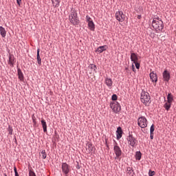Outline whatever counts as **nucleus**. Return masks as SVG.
<instances>
[{"label":"nucleus","instance_id":"20e7f679","mask_svg":"<svg viewBox=\"0 0 176 176\" xmlns=\"http://www.w3.org/2000/svg\"><path fill=\"white\" fill-rule=\"evenodd\" d=\"M138 124L141 129H145L148 127V120L144 116H141L138 119Z\"/></svg>","mask_w":176,"mask_h":176},{"label":"nucleus","instance_id":"72a5a7b5","mask_svg":"<svg viewBox=\"0 0 176 176\" xmlns=\"http://www.w3.org/2000/svg\"><path fill=\"white\" fill-rule=\"evenodd\" d=\"M148 175H149V176H153V175H155V171H152L151 170H150L148 171Z\"/></svg>","mask_w":176,"mask_h":176},{"label":"nucleus","instance_id":"f257e3e1","mask_svg":"<svg viewBox=\"0 0 176 176\" xmlns=\"http://www.w3.org/2000/svg\"><path fill=\"white\" fill-rule=\"evenodd\" d=\"M152 26L157 32H160L163 30V21L160 18H154L152 22Z\"/></svg>","mask_w":176,"mask_h":176},{"label":"nucleus","instance_id":"aec40b11","mask_svg":"<svg viewBox=\"0 0 176 176\" xmlns=\"http://www.w3.org/2000/svg\"><path fill=\"white\" fill-rule=\"evenodd\" d=\"M173 101H174V96L171 94H168L167 95V101L168 102H170V104H173Z\"/></svg>","mask_w":176,"mask_h":176},{"label":"nucleus","instance_id":"79ce46f5","mask_svg":"<svg viewBox=\"0 0 176 176\" xmlns=\"http://www.w3.org/2000/svg\"><path fill=\"white\" fill-rule=\"evenodd\" d=\"M33 122H34V124H35L36 122H35V120H34V119H33Z\"/></svg>","mask_w":176,"mask_h":176},{"label":"nucleus","instance_id":"9b49d317","mask_svg":"<svg viewBox=\"0 0 176 176\" xmlns=\"http://www.w3.org/2000/svg\"><path fill=\"white\" fill-rule=\"evenodd\" d=\"M104 83L105 85H107L109 89H111L112 85H113V82L112 81V79L109 78H105Z\"/></svg>","mask_w":176,"mask_h":176},{"label":"nucleus","instance_id":"c756f323","mask_svg":"<svg viewBox=\"0 0 176 176\" xmlns=\"http://www.w3.org/2000/svg\"><path fill=\"white\" fill-rule=\"evenodd\" d=\"M29 176H36V175H35V172H34V170H30Z\"/></svg>","mask_w":176,"mask_h":176},{"label":"nucleus","instance_id":"412c9836","mask_svg":"<svg viewBox=\"0 0 176 176\" xmlns=\"http://www.w3.org/2000/svg\"><path fill=\"white\" fill-rule=\"evenodd\" d=\"M0 34L2 38H5V36H6V30H5L2 26H0Z\"/></svg>","mask_w":176,"mask_h":176},{"label":"nucleus","instance_id":"5701e85b","mask_svg":"<svg viewBox=\"0 0 176 176\" xmlns=\"http://www.w3.org/2000/svg\"><path fill=\"white\" fill-rule=\"evenodd\" d=\"M87 149L89 152L91 153V152H94V147L93 146V144L91 143H88L87 144Z\"/></svg>","mask_w":176,"mask_h":176},{"label":"nucleus","instance_id":"9d476101","mask_svg":"<svg viewBox=\"0 0 176 176\" xmlns=\"http://www.w3.org/2000/svg\"><path fill=\"white\" fill-rule=\"evenodd\" d=\"M163 79L166 82H168L170 80V72L168 71L165 70L162 74Z\"/></svg>","mask_w":176,"mask_h":176},{"label":"nucleus","instance_id":"39448f33","mask_svg":"<svg viewBox=\"0 0 176 176\" xmlns=\"http://www.w3.org/2000/svg\"><path fill=\"white\" fill-rule=\"evenodd\" d=\"M127 141L128 144L133 148H134L137 145V139H135V138H134L133 135H129L127 137Z\"/></svg>","mask_w":176,"mask_h":176},{"label":"nucleus","instance_id":"58836bf2","mask_svg":"<svg viewBox=\"0 0 176 176\" xmlns=\"http://www.w3.org/2000/svg\"><path fill=\"white\" fill-rule=\"evenodd\" d=\"M132 70L133 71V72H135V67L133 65H132Z\"/></svg>","mask_w":176,"mask_h":176},{"label":"nucleus","instance_id":"7c9ffc66","mask_svg":"<svg viewBox=\"0 0 176 176\" xmlns=\"http://www.w3.org/2000/svg\"><path fill=\"white\" fill-rule=\"evenodd\" d=\"M111 100L113 101H116V100H118V96L116 94H113L111 97Z\"/></svg>","mask_w":176,"mask_h":176},{"label":"nucleus","instance_id":"4be33fe9","mask_svg":"<svg viewBox=\"0 0 176 176\" xmlns=\"http://www.w3.org/2000/svg\"><path fill=\"white\" fill-rule=\"evenodd\" d=\"M88 28H89V30L91 31H94L96 26H95L94 22H93V21L88 23Z\"/></svg>","mask_w":176,"mask_h":176},{"label":"nucleus","instance_id":"b1692460","mask_svg":"<svg viewBox=\"0 0 176 176\" xmlns=\"http://www.w3.org/2000/svg\"><path fill=\"white\" fill-rule=\"evenodd\" d=\"M171 104L172 103L170 102H166V103L164 104V108H165L166 111H170V109L171 108Z\"/></svg>","mask_w":176,"mask_h":176},{"label":"nucleus","instance_id":"a878e982","mask_svg":"<svg viewBox=\"0 0 176 176\" xmlns=\"http://www.w3.org/2000/svg\"><path fill=\"white\" fill-rule=\"evenodd\" d=\"M136 160H141V152L138 151L135 154Z\"/></svg>","mask_w":176,"mask_h":176},{"label":"nucleus","instance_id":"393cba45","mask_svg":"<svg viewBox=\"0 0 176 176\" xmlns=\"http://www.w3.org/2000/svg\"><path fill=\"white\" fill-rule=\"evenodd\" d=\"M89 68H90L93 72H97V66L96 65L91 64L89 66Z\"/></svg>","mask_w":176,"mask_h":176},{"label":"nucleus","instance_id":"dca6fc26","mask_svg":"<svg viewBox=\"0 0 176 176\" xmlns=\"http://www.w3.org/2000/svg\"><path fill=\"white\" fill-rule=\"evenodd\" d=\"M40 50H37V55H36V60L38 65H42V59L41 58V55L39 54Z\"/></svg>","mask_w":176,"mask_h":176},{"label":"nucleus","instance_id":"f704fd0d","mask_svg":"<svg viewBox=\"0 0 176 176\" xmlns=\"http://www.w3.org/2000/svg\"><path fill=\"white\" fill-rule=\"evenodd\" d=\"M135 67L137 68V69H140V63H138V62L134 63Z\"/></svg>","mask_w":176,"mask_h":176},{"label":"nucleus","instance_id":"6ab92c4d","mask_svg":"<svg viewBox=\"0 0 176 176\" xmlns=\"http://www.w3.org/2000/svg\"><path fill=\"white\" fill-rule=\"evenodd\" d=\"M17 72H18L19 79L20 80H24V75L23 74V72H21V69H18Z\"/></svg>","mask_w":176,"mask_h":176},{"label":"nucleus","instance_id":"423d86ee","mask_svg":"<svg viewBox=\"0 0 176 176\" xmlns=\"http://www.w3.org/2000/svg\"><path fill=\"white\" fill-rule=\"evenodd\" d=\"M110 108H111L113 112L118 113L120 111V104L118 102H111Z\"/></svg>","mask_w":176,"mask_h":176},{"label":"nucleus","instance_id":"473e14b6","mask_svg":"<svg viewBox=\"0 0 176 176\" xmlns=\"http://www.w3.org/2000/svg\"><path fill=\"white\" fill-rule=\"evenodd\" d=\"M86 20H87V23H89V22L93 21L91 20V18H90V17L89 16V15H87V16H86Z\"/></svg>","mask_w":176,"mask_h":176},{"label":"nucleus","instance_id":"ddd939ff","mask_svg":"<svg viewBox=\"0 0 176 176\" xmlns=\"http://www.w3.org/2000/svg\"><path fill=\"white\" fill-rule=\"evenodd\" d=\"M116 133H117V140H120V138H122V134H123V131H122V128L120 126H119L117 129Z\"/></svg>","mask_w":176,"mask_h":176},{"label":"nucleus","instance_id":"cd10ccee","mask_svg":"<svg viewBox=\"0 0 176 176\" xmlns=\"http://www.w3.org/2000/svg\"><path fill=\"white\" fill-rule=\"evenodd\" d=\"M41 155H42L43 159H45L46 157L47 156V155L46 154V151H41Z\"/></svg>","mask_w":176,"mask_h":176},{"label":"nucleus","instance_id":"ea45409f","mask_svg":"<svg viewBox=\"0 0 176 176\" xmlns=\"http://www.w3.org/2000/svg\"><path fill=\"white\" fill-rule=\"evenodd\" d=\"M21 2V0H16V3L20 6V3Z\"/></svg>","mask_w":176,"mask_h":176},{"label":"nucleus","instance_id":"e433bc0d","mask_svg":"<svg viewBox=\"0 0 176 176\" xmlns=\"http://www.w3.org/2000/svg\"><path fill=\"white\" fill-rule=\"evenodd\" d=\"M9 134H10V135H12V133H13V129H12L11 127H9Z\"/></svg>","mask_w":176,"mask_h":176},{"label":"nucleus","instance_id":"a211bd4d","mask_svg":"<svg viewBox=\"0 0 176 176\" xmlns=\"http://www.w3.org/2000/svg\"><path fill=\"white\" fill-rule=\"evenodd\" d=\"M8 64H10L11 67H13V64H14V56L13 55L9 56Z\"/></svg>","mask_w":176,"mask_h":176},{"label":"nucleus","instance_id":"a19ab883","mask_svg":"<svg viewBox=\"0 0 176 176\" xmlns=\"http://www.w3.org/2000/svg\"><path fill=\"white\" fill-rule=\"evenodd\" d=\"M141 17H142L141 15L138 16V19H139V20L141 19Z\"/></svg>","mask_w":176,"mask_h":176},{"label":"nucleus","instance_id":"4468645a","mask_svg":"<svg viewBox=\"0 0 176 176\" xmlns=\"http://www.w3.org/2000/svg\"><path fill=\"white\" fill-rule=\"evenodd\" d=\"M107 49H108V47H107V45L100 46L98 47L96 52H98V53H102V52H105Z\"/></svg>","mask_w":176,"mask_h":176},{"label":"nucleus","instance_id":"2eb2a0df","mask_svg":"<svg viewBox=\"0 0 176 176\" xmlns=\"http://www.w3.org/2000/svg\"><path fill=\"white\" fill-rule=\"evenodd\" d=\"M131 60L133 63H136L137 61H138V56H137V54L135 53L131 54Z\"/></svg>","mask_w":176,"mask_h":176},{"label":"nucleus","instance_id":"0eeeda50","mask_svg":"<svg viewBox=\"0 0 176 176\" xmlns=\"http://www.w3.org/2000/svg\"><path fill=\"white\" fill-rule=\"evenodd\" d=\"M116 19L118 20V21H120L121 23H123L124 21V19H126V16H124V14H123V12L118 11L116 12Z\"/></svg>","mask_w":176,"mask_h":176},{"label":"nucleus","instance_id":"4c0bfd02","mask_svg":"<svg viewBox=\"0 0 176 176\" xmlns=\"http://www.w3.org/2000/svg\"><path fill=\"white\" fill-rule=\"evenodd\" d=\"M151 140H153V133H150Z\"/></svg>","mask_w":176,"mask_h":176},{"label":"nucleus","instance_id":"f3484780","mask_svg":"<svg viewBox=\"0 0 176 176\" xmlns=\"http://www.w3.org/2000/svg\"><path fill=\"white\" fill-rule=\"evenodd\" d=\"M41 124H42L44 133H47V124H46V121H45V120H41Z\"/></svg>","mask_w":176,"mask_h":176},{"label":"nucleus","instance_id":"f03ea898","mask_svg":"<svg viewBox=\"0 0 176 176\" xmlns=\"http://www.w3.org/2000/svg\"><path fill=\"white\" fill-rule=\"evenodd\" d=\"M69 22L73 24V25H78L79 24V19L78 18V12L76 10H72L69 15Z\"/></svg>","mask_w":176,"mask_h":176},{"label":"nucleus","instance_id":"c9c22d12","mask_svg":"<svg viewBox=\"0 0 176 176\" xmlns=\"http://www.w3.org/2000/svg\"><path fill=\"white\" fill-rule=\"evenodd\" d=\"M14 171L15 173V176H19V173L17 172V168L14 167Z\"/></svg>","mask_w":176,"mask_h":176},{"label":"nucleus","instance_id":"2f4dec72","mask_svg":"<svg viewBox=\"0 0 176 176\" xmlns=\"http://www.w3.org/2000/svg\"><path fill=\"white\" fill-rule=\"evenodd\" d=\"M153 131H155V125H151L150 128V133H153Z\"/></svg>","mask_w":176,"mask_h":176},{"label":"nucleus","instance_id":"f8f14e48","mask_svg":"<svg viewBox=\"0 0 176 176\" xmlns=\"http://www.w3.org/2000/svg\"><path fill=\"white\" fill-rule=\"evenodd\" d=\"M150 79L152 82H155V83H156V82H157V75H156L153 72L150 73Z\"/></svg>","mask_w":176,"mask_h":176},{"label":"nucleus","instance_id":"6e6552de","mask_svg":"<svg viewBox=\"0 0 176 176\" xmlns=\"http://www.w3.org/2000/svg\"><path fill=\"white\" fill-rule=\"evenodd\" d=\"M113 151L116 157H120V156H122V149H120V147L118 146V143L116 142L114 144Z\"/></svg>","mask_w":176,"mask_h":176},{"label":"nucleus","instance_id":"7ed1b4c3","mask_svg":"<svg viewBox=\"0 0 176 176\" xmlns=\"http://www.w3.org/2000/svg\"><path fill=\"white\" fill-rule=\"evenodd\" d=\"M140 100L144 105H149L151 104V96H149V94L145 91H142Z\"/></svg>","mask_w":176,"mask_h":176},{"label":"nucleus","instance_id":"bb28decb","mask_svg":"<svg viewBox=\"0 0 176 176\" xmlns=\"http://www.w3.org/2000/svg\"><path fill=\"white\" fill-rule=\"evenodd\" d=\"M126 173L127 174H129V175H133V169L130 167L127 168Z\"/></svg>","mask_w":176,"mask_h":176},{"label":"nucleus","instance_id":"1a4fd4ad","mask_svg":"<svg viewBox=\"0 0 176 176\" xmlns=\"http://www.w3.org/2000/svg\"><path fill=\"white\" fill-rule=\"evenodd\" d=\"M61 168L65 175L68 176V173H69V166L67 163H63Z\"/></svg>","mask_w":176,"mask_h":176},{"label":"nucleus","instance_id":"c85d7f7f","mask_svg":"<svg viewBox=\"0 0 176 176\" xmlns=\"http://www.w3.org/2000/svg\"><path fill=\"white\" fill-rule=\"evenodd\" d=\"M53 5H58L60 3V0H52Z\"/></svg>","mask_w":176,"mask_h":176}]
</instances>
